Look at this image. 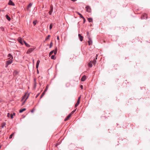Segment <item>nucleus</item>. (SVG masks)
Returning a JSON list of instances; mask_svg holds the SVG:
<instances>
[{"instance_id": "30", "label": "nucleus", "mask_w": 150, "mask_h": 150, "mask_svg": "<svg viewBox=\"0 0 150 150\" xmlns=\"http://www.w3.org/2000/svg\"><path fill=\"white\" fill-rule=\"evenodd\" d=\"M25 46L28 47H30V45H29L27 43L25 45Z\"/></svg>"}, {"instance_id": "16", "label": "nucleus", "mask_w": 150, "mask_h": 150, "mask_svg": "<svg viewBox=\"0 0 150 150\" xmlns=\"http://www.w3.org/2000/svg\"><path fill=\"white\" fill-rule=\"evenodd\" d=\"M71 116V114H69V115H68V116L65 119L64 121H66L67 120H69V118Z\"/></svg>"}, {"instance_id": "12", "label": "nucleus", "mask_w": 150, "mask_h": 150, "mask_svg": "<svg viewBox=\"0 0 150 150\" xmlns=\"http://www.w3.org/2000/svg\"><path fill=\"white\" fill-rule=\"evenodd\" d=\"M8 4L9 5L14 6L15 4L11 0H10L8 2Z\"/></svg>"}, {"instance_id": "50", "label": "nucleus", "mask_w": 150, "mask_h": 150, "mask_svg": "<svg viewBox=\"0 0 150 150\" xmlns=\"http://www.w3.org/2000/svg\"><path fill=\"white\" fill-rule=\"evenodd\" d=\"M1 132V131H0V132Z\"/></svg>"}, {"instance_id": "47", "label": "nucleus", "mask_w": 150, "mask_h": 150, "mask_svg": "<svg viewBox=\"0 0 150 150\" xmlns=\"http://www.w3.org/2000/svg\"><path fill=\"white\" fill-rule=\"evenodd\" d=\"M38 96V95L37 96H36V98H37V97Z\"/></svg>"}, {"instance_id": "22", "label": "nucleus", "mask_w": 150, "mask_h": 150, "mask_svg": "<svg viewBox=\"0 0 150 150\" xmlns=\"http://www.w3.org/2000/svg\"><path fill=\"white\" fill-rule=\"evenodd\" d=\"M26 109L25 108H23L22 109H21L19 110V112L20 113H21L23 112L24 111H25V110Z\"/></svg>"}, {"instance_id": "11", "label": "nucleus", "mask_w": 150, "mask_h": 150, "mask_svg": "<svg viewBox=\"0 0 150 150\" xmlns=\"http://www.w3.org/2000/svg\"><path fill=\"white\" fill-rule=\"evenodd\" d=\"M78 36L80 41H82L83 40V37L80 34H79Z\"/></svg>"}, {"instance_id": "14", "label": "nucleus", "mask_w": 150, "mask_h": 150, "mask_svg": "<svg viewBox=\"0 0 150 150\" xmlns=\"http://www.w3.org/2000/svg\"><path fill=\"white\" fill-rule=\"evenodd\" d=\"M51 9L50 11L49 12V13L50 15H51L53 11V6H50Z\"/></svg>"}, {"instance_id": "29", "label": "nucleus", "mask_w": 150, "mask_h": 150, "mask_svg": "<svg viewBox=\"0 0 150 150\" xmlns=\"http://www.w3.org/2000/svg\"><path fill=\"white\" fill-rule=\"evenodd\" d=\"M52 27V24H51L50 26V29L51 30Z\"/></svg>"}, {"instance_id": "10", "label": "nucleus", "mask_w": 150, "mask_h": 150, "mask_svg": "<svg viewBox=\"0 0 150 150\" xmlns=\"http://www.w3.org/2000/svg\"><path fill=\"white\" fill-rule=\"evenodd\" d=\"M89 40L88 41V45H91L92 43V41L91 39L90 38L89 36H88Z\"/></svg>"}, {"instance_id": "38", "label": "nucleus", "mask_w": 150, "mask_h": 150, "mask_svg": "<svg viewBox=\"0 0 150 150\" xmlns=\"http://www.w3.org/2000/svg\"><path fill=\"white\" fill-rule=\"evenodd\" d=\"M35 110V109H33L31 111V112L32 113H33L34 111Z\"/></svg>"}, {"instance_id": "6", "label": "nucleus", "mask_w": 150, "mask_h": 150, "mask_svg": "<svg viewBox=\"0 0 150 150\" xmlns=\"http://www.w3.org/2000/svg\"><path fill=\"white\" fill-rule=\"evenodd\" d=\"M81 98V96H80L79 97L75 105V107H76L77 106H78L80 103V100Z\"/></svg>"}, {"instance_id": "49", "label": "nucleus", "mask_w": 150, "mask_h": 150, "mask_svg": "<svg viewBox=\"0 0 150 150\" xmlns=\"http://www.w3.org/2000/svg\"><path fill=\"white\" fill-rule=\"evenodd\" d=\"M3 11H4V10H2Z\"/></svg>"}, {"instance_id": "39", "label": "nucleus", "mask_w": 150, "mask_h": 150, "mask_svg": "<svg viewBox=\"0 0 150 150\" xmlns=\"http://www.w3.org/2000/svg\"><path fill=\"white\" fill-rule=\"evenodd\" d=\"M74 111H73L71 112V113L70 114H71V115L72 114H73L74 113Z\"/></svg>"}, {"instance_id": "2", "label": "nucleus", "mask_w": 150, "mask_h": 150, "mask_svg": "<svg viewBox=\"0 0 150 150\" xmlns=\"http://www.w3.org/2000/svg\"><path fill=\"white\" fill-rule=\"evenodd\" d=\"M96 61L94 60V61H91L88 64V66L91 67L92 66V64H93L94 65H95L96 64Z\"/></svg>"}, {"instance_id": "28", "label": "nucleus", "mask_w": 150, "mask_h": 150, "mask_svg": "<svg viewBox=\"0 0 150 150\" xmlns=\"http://www.w3.org/2000/svg\"><path fill=\"white\" fill-rule=\"evenodd\" d=\"M50 37V35H49L47 36V37L46 38L45 40H47V39H49Z\"/></svg>"}, {"instance_id": "24", "label": "nucleus", "mask_w": 150, "mask_h": 150, "mask_svg": "<svg viewBox=\"0 0 150 150\" xmlns=\"http://www.w3.org/2000/svg\"><path fill=\"white\" fill-rule=\"evenodd\" d=\"M77 13L79 15L80 17L81 18H83V17L82 16V15L81 14H80V13L78 12H77Z\"/></svg>"}, {"instance_id": "1", "label": "nucleus", "mask_w": 150, "mask_h": 150, "mask_svg": "<svg viewBox=\"0 0 150 150\" xmlns=\"http://www.w3.org/2000/svg\"><path fill=\"white\" fill-rule=\"evenodd\" d=\"M29 95V94L28 93H25V95L23 97V98L22 99V100H24V99H25L24 102H25L26 100L28 98V96Z\"/></svg>"}, {"instance_id": "3", "label": "nucleus", "mask_w": 150, "mask_h": 150, "mask_svg": "<svg viewBox=\"0 0 150 150\" xmlns=\"http://www.w3.org/2000/svg\"><path fill=\"white\" fill-rule=\"evenodd\" d=\"M12 62V60L11 59H10L6 62L5 67H7L8 65L9 64H11Z\"/></svg>"}, {"instance_id": "25", "label": "nucleus", "mask_w": 150, "mask_h": 150, "mask_svg": "<svg viewBox=\"0 0 150 150\" xmlns=\"http://www.w3.org/2000/svg\"><path fill=\"white\" fill-rule=\"evenodd\" d=\"M37 20L34 21L33 22V24L34 26L36 24V23H37Z\"/></svg>"}, {"instance_id": "41", "label": "nucleus", "mask_w": 150, "mask_h": 150, "mask_svg": "<svg viewBox=\"0 0 150 150\" xmlns=\"http://www.w3.org/2000/svg\"><path fill=\"white\" fill-rule=\"evenodd\" d=\"M14 74H17V72L16 71H15L14 72Z\"/></svg>"}, {"instance_id": "40", "label": "nucleus", "mask_w": 150, "mask_h": 150, "mask_svg": "<svg viewBox=\"0 0 150 150\" xmlns=\"http://www.w3.org/2000/svg\"><path fill=\"white\" fill-rule=\"evenodd\" d=\"M57 40H59V36H57Z\"/></svg>"}, {"instance_id": "8", "label": "nucleus", "mask_w": 150, "mask_h": 150, "mask_svg": "<svg viewBox=\"0 0 150 150\" xmlns=\"http://www.w3.org/2000/svg\"><path fill=\"white\" fill-rule=\"evenodd\" d=\"M86 11L89 13H90L91 11V8L89 6H87L86 7Z\"/></svg>"}, {"instance_id": "48", "label": "nucleus", "mask_w": 150, "mask_h": 150, "mask_svg": "<svg viewBox=\"0 0 150 150\" xmlns=\"http://www.w3.org/2000/svg\"><path fill=\"white\" fill-rule=\"evenodd\" d=\"M4 127V126H2V127Z\"/></svg>"}, {"instance_id": "43", "label": "nucleus", "mask_w": 150, "mask_h": 150, "mask_svg": "<svg viewBox=\"0 0 150 150\" xmlns=\"http://www.w3.org/2000/svg\"><path fill=\"white\" fill-rule=\"evenodd\" d=\"M12 115H13H13H15V113H13Z\"/></svg>"}, {"instance_id": "27", "label": "nucleus", "mask_w": 150, "mask_h": 150, "mask_svg": "<svg viewBox=\"0 0 150 150\" xmlns=\"http://www.w3.org/2000/svg\"><path fill=\"white\" fill-rule=\"evenodd\" d=\"M14 134V133H13L12 134H11L9 136V139H11L12 138V137L13 136V135Z\"/></svg>"}, {"instance_id": "5", "label": "nucleus", "mask_w": 150, "mask_h": 150, "mask_svg": "<svg viewBox=\"0 0 150 150\" xmlns=\"http://www.w3.org/2000/svg\"><path fill=\"white\" fill-rule=\"evenodd\" d=\"M35 49V48H31L29 49L27 51L26 53L27 54H29L32 52Z\"/></svg>"}, {"instance_id": "19", "label": "nucleus", "mask_w": 150, "mask_h": 150, "mask_svg": "<svg viewBox=\"0 0 150 150\" xmlns=\"http://www.w3.org/2000/svg\"><path fill=\"white\" fill-rule=\"evenodd\" d=\"M147 15L146 14H145L143 16V17L142 18V19H144L145 18L147 19Z\"/></svg>"}, {"instance_id": "32", "label": "nucleus", "mask_w": 150, "mask_h": 150, "mask_svg": "<svg viewBox=\"0 0 150 150\" xmlns=\"http://www.w3.org/2000/svg\"><path fill=\"white\" fill-rule=\"evenodd\" d=\"M10 114L9 113H8V114H7V117H10Z\"/></svg>"}, {"instance_id": "45", "label": "nucleus", "mask_w": 150, "mask_h": 150, "mask_svg": "<svg viewBox=\"0 0 150 150\" xmlns=\"http://www.w3.org/2000/svg\"><path fill=\"white\" fill-rule=\"evenodd\" d=\"M33 63H34V59H33Z\"/></svg>"}, {"instance_id": "31", "label": "nucleus", "mask_w": 150, "mask_h": 150, "mask_svg": "<svg viewBox=\"0 0 150 150\" xmlns=\"http://www.w3.org/2000/svg\"><path fill=\"white\" fill-rule=\"evenodd\" d=\"M0 28L1 30L2 31H4V27H1Z\"/></svg>"}, {"instance_id": "7", "label": "nucleus", "mask_w": 150, "mask_h": 150, "mask_svg": "<svg viewBox=\"0 0 150 150\" xmlns=\"http://www.w3.org/2000/svg\"><path fill=\"white\" fill-rule=\"evenodd\" d=\"M81 98V96H80L79 97L75 105V107H76L77 106H78L80 103V100Z\"/></svg>"}, {"instance_id": "36", "label": "nucleus", "mask_w": 150, "mask_h": 150, "mask_svg": "<svg viewBox=\"0 0 150 150\" xmlns=\"http://www.w3.org/2000/svg\"><path fill=\"white\" fill-rule=\"evenodd\" d=\"M80 87H81V88L82 89H83V86H82V85H81L80 86Z\"/></svg>"}, {"instance_id": "26", "label": "nucleus", "mask_w": 150, "mask_h": 150, "mask_svg": "<svg viewBox=\"0 0 150 150\" xmlns=\"http://www.w3.org/2000/svg\"><path fill=\"white\" fill-rule=\"evenodd\" d=\"M54 55H52L51 56V59H55V57H54Z\"/></svg>"}, {"instance_id": "42", "label": "nucleus", "mask_w": 150, "mask_h": 150, "mask_svg": "<svg viewBox=\"0 0 150 150\" xmlns=\"http://www.w3.org/2000/svg\"><path fill=\"white\" fill-rule=\"evenodd\" d=\"M87 35H88V36H89L88 35H89V33H88V32H87Z\"/></svg>"}, {"instance_id": "9", "label": "nucleus", "mask_w": 150, "mask_h": 150, "mask_svg": "<svg viewBox=\"0 0 150 150\" xmlns=\"http://www.w3.org/2000/svg\"><path fill=\"white\" fill-rule=\"evenodd\" d=\"M18 41L21 44L23 45V40H22L21 37H19L18 39Z\"/></svg>"}, {"instance_id": "21", "label": "nucleus", "mask_w": 150, "mask_h": 150, "mask_svg": "<svg viewBox=\"0 0 150 150\" xmlns=\"http://www.w3.org/2000/svg\"><path fill=\"white\" fill-rule=\"evenodd\" d=\"M6 18L8 21H10L11 20L10 18L8 16V15H6Z\"/></svg>"}, {"instance_id": "44", "label": "nucleus", "mask_w": 150, "mask_h": 150, "mask_svg": "<svg viewBox=\"0 0 150 150\" xmlns=\"http://www.w3.org/2000/svg\"><path fill=\"white\" fill-rule=\"evenodd\" d=\"M97 56H98V55L96 54V59H97Z\"/></svg>"}, {"instance_id": "33", "label": "nucleus", "mask_w": 150, "mask_h": 150, "mask_svg": "<svg viewBox=\"0 0 150 150\" xmlns=\"http://www.w3.org/2000/svg\"><path fill=\"white\" fill-rule=\"evenodd\" d=\"M10 117H11V119H12L13 118V115L12 114H11Z\"/></svg>"}, {"instance_id": "4", "label": "nucleus", "mask_w": 150, "mask_h": 150, "mask_svg": "<svg viewBox=\"0 0 150 150\" xmlns=\"http://www.w3.org/2000/svg\"><path fill=\"white\" fill-rule=\"evenodd\" d=\"M57 52V48H56L54 50H53L51 51L49 55L50 56L52 54L54 53V55H55Z\"/></svg>"}, {"instance_id": "37", "label": "nucleus", "mask_w": 150, "mask_h": 150, "mask_svg": "<svg viewBox=\"0 0 150 150\" xmlns=\"http://www.w3.org/2000/svg\"><path fill=\"white\" fill-rule=\"evenodd\" d=\"M23 43H24L25 45L27 43L24 40H23Z\"/></svg>"}, {"instance_id": "46", "label": "nucleus", "mask_w": 150, "mask_h": 150, "mask_svg": "<svg viewBox=\"0 0 150 150\" xmlns=\"http://www.w3.org/2000/svg\"><path fill=\"white\" fill-rule=\"evenodd\" d=\"M76 110V109H75V110H73L74 111V112Z\"/></svg>"}, {"instance_id": "20", "label": "nucleus", "mask_w": 150, "mask_h": 150, "mask_svg": "<svg viewBox=\"0 0 150 150\" xmlns=\"http://www.w3.org/2000/svg\"><path fill=\"white\" fill-rule=\"evenodd\" d=\"M32 5V4L30 3V4H29L27 8V9L28 10L29 8L31 7Z\"/></svg>"}, {"instance_id": "15", "label": "nucleus", "mask_w": 150, "mask_h": 150, "mask_svg": "<svg viewBox=\"0 0 150 150\" xmlns=\"http://www.w3.org/2000/svg\"><path fill=\"white\" fill-rule=\"evenodd\" d=\"M86 79V76L84 75L83 76L81 79V81H84Z\"/></svg>"}, {"instance_id": "35", "label": "nucleus", "mask_w": 150, "mask_h": 150, "mask_svg": "<svg viewBox=\"0 0 150 150\" xmlns=\"http://www.w3.org/2000/svg\"><path fill=\"white\" fill-rule=\"evenodd\" d=\"M82 18L83 20V23H84L86 21L85 19V18H84V17H83V18Z\"/></svg>"}, {"instance_id": "18", "label": "nucleus", "mask_w": 150, "mask_h": 150, "mask_svg": "<svg viewBox=\"0 0 150 150\" xmlns=\"http://www.w3.org/2000/svg\"><path fill=\"white\" fill-rule=\"evenodd\" d=\"M40 62V61L39 60H38L37 62V64L36 65V68L38 69V66L39 65V64Z\"/></svg>"}, {"instance_id": "34", "label": "nucleus", "mask_w": 150, "mask_h": 150, "mask_svg": "<svg viewBox=\"0 0 150 150\" xmlns=\"http://www.w3.org/2000/svg\"><path fill=\"white\" fill-rule=\"evenodd\" d=\"M52 42H51L50 43V48H51L52 47Z\"/></svg>"}, {"instance_id": "13", "label": "nucleus", "mask_w": 150, "mask_h": 150, "mask_svg": "<svg viewBox=\"0 0 150 150\" xmlns=\"http://www.w3.org/2000/svg\"><path fill=\"white\" fill-rule=\"evenodd\" d=\"M47 89V87H46V89H45V90H44V92L42 94V95H41V97H40L41 98H42L43 96L45 94V93Z\"/></svg>"}, {"instance_id": "23", "label": "nucleus", "mask_w": 150, "mask_h": 150, "mask_svg": "<svg viewBox=\"0 0 150 150\" xmlns=\"http://www.w3.org/2000/svg\"><path fill=\"white\" fill-rule=\"evenodd\" d=\"M88 20L89 22H91L93 21V19L91 18H88Z\"/></svg>"}, {"instance_id": "17", "label": "nucleus", "mask_w": 150, "mask_h": 150, "mask_svg": "<svg viewBox=\"0 0 150 150\" xmlns=\"http://www.w3.org/2000/svg\"><path fill=\"white\" fill-rule=\"evenodd\" d=\"M8 57L9 58L8 59H10L11 58V59H13V57L11 54H9L8 55Z\"/></svg>"}]
</instances>
